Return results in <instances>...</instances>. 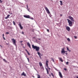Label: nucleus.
Here are the masks:
<instances>
[{
    "label": "nucleus",
    "instance_id": "obj_1",
    "mask_svg": "<svg viewBox=\"0 0 78 78\" xmlns=\"http://www.w3.org/2000/svg\"><path fill=\"white\" fill-rule=\"evenodd\" d=\"M32 46L33 48H34V49H36V50L37 51H39V49H40V48L39 47H38L36 46H34V44H32Z\"/></svg>",
    "mask_w": 78,
    "mask_h": 78
},
{
    "label": "nucleus",
    "instance_id": "obj_2",
    "mask_svg": "<svg viewBox=\"0 0 78 78\" xmlns=\"http://www.w3.org/2000/svg\"><path fill=\"white\" fill-rule=\"evenodd\" d=\"M67 20L68 21V22L69 24V25L70 27L72 26V22L69 19H67Z\"/></svg>",
    "mask_w": 78,
    "mask_h": 78
},
{
    "label": "nucleus",
    "instance_id": "obj_3",
    "mask_svg": "<svg viewBox=\"0 0 78 78\" xmlns=\"http://www.w3.org/2000/svg\"><path fill=\"white\" fill-rule=\"evenodd\" d=\"M48 60H46V67L48 68L49 70H50V68H49L48 66Z\"/></svg>",
    "mask_w": 78,
    "mask_h": 78
},
{
    "label": "nucleus",
    "instance_id": "obj_4",
    "mask_svg": "<svg viewBox=\"0 0 78 78\" xmlns=\"http://www.w3.org/2000/svg\"><path fill=\"white\" fill-rule=\"evenodd\" d=\"M64 48L62 49V51H61V53L63 54V55H64V53H66V52H67V51H64Z\"/></svg>",
    "mask_w": 78,
    "mask_h": 78
},
{
    "label": "nucleus",
    "instance_id": "obj_5",
    "mask_svg": "<svg viewBox=\"0 0 78 78\" xmlns=\"http://www.w3.org/2000/svg\"><path fill=\"white\" fill-rule=\"evenodd\" d=\"M45 9L48 14H50V11H49V10L48 9V8L47 7H45Z\"/></svg>",
    "mask_w": 78,
    "mask_h": 78
},
{
    "label": "nucleus",
    "instance_id": "obj_6",
    "mask_svg": "<svg viewBox=\"0 0 78 78\" xmlns=\"http://www.w3.org/2000/svg\"><path fill=\"white\" fill-rule=\"evenodd\" d=\"M12 42H13V44L15 45H16V40L14 38H12Z\"/></svg>",
    "mask_w": 78,
    "mask_h": 78
},
{
    "label": "nucleus",
    "instance_id": "obj_7",
    "mask_svg": "<svg viewBox=\"0 0 78 78\" xmlns=\"http://www.w3.org/2000/svg\"><path fill=\"white\" fill-rule=\"evenodd\" d=\"M69 19L71 20V21H72L73 22H74L75 21H74V20H73V18L71 16H69Z\"/></svg>",
    "mask_w": 78,
    "mask_h": 78
},
{
    "label": "nucleus",
    "instance_id": "obj_8",
    "mask_svg": "<svg viewBox=\"0 0 78 78\" xmlns=\"http://www.w3.org/2000/svg\"><path fill=\"white\" fill-rule=\"evenodd\" d=\"M66 30H67L68 31H70V27H69L68 26H66Z\"/></svg>",
    "mask_w": 78,
    "mask_h": 78
},
{
    "label": "nucleus",
    "instance_id": "obj_9",
    "mask_svg": "<svg viewBox=\"0 0 78 78\" xmlns=\"http://www.w3.org/2000/svg\"><path fill=\"white\" fill-rule=\"evenodd\" d=\"M37 54L39 55L40 58L41 59V56H42V54H41V53H39V52H37Z\"/></svg>",
    "mask_w": 78,
    "mask_h": 78
},
{
    "label": "nucleus",
    "instance_id": "obj_10",
    "mask_svg": "<svg viewBox=\"0 0 78 78\" xmlns=\"http://www.w3.org/2000/svg\"><path fill=\"white\" fill-rule=\"evenodd\" d=\"M24 17H25V18H27V19H30V16L29 15H24Z\"/></svg>",
    "mask_w": 78,
    "mask_h": 78
},
{
    "label": "nucleus",
    "instance_id": "obj_11",
    "mask_svg": "<svg viewBox=\"0 0 78 78\" xmlns=\"http://www.w3.org/2000/svg\"><path fill=\"white\" fill-rule=\"evenodd\" d=\"M27 44L28 47H29L30 48L31 50V44H30V43L27 42Z\"/></svg>",
    "mask_w": 78,
    "mask_h": 78
},
{
    "label": "nucleus",
    "instance_id": "obj_12",
    "mask_svg": "<svg viewBox=\"0 0 78 78\" xmlns=\"http://www.w3.org/2000/svg\"><path fill=\"white\" fill-rule=\"evenodd\" d=\"M19 25L20 29L21 30H22L23 29V27L22 26V25H21V23L20 22L19 23Z\"/></svg>",
    "mask_w": 78,
    "mask_h": 78
},
{
    "label": "nucleus",
    "instance_id": "obj_13",
    "mask_svg": "<svg viewBox=\"0 0 78 78\" xmlns=\"http://www.w3.org/2000/svg\"><path fill=\"white\" fill-rule=\"evenodd\" d=\"M59 76H60V78H62V74L61 73L60 71L59 72Z\"/></svg>",
    "mask_w": 78,
    "mask_h": 78
},
{
    "label": "nucleus",
    "instance_id": "obj_14",
    "mask_svg": "<svg viewBox=\"0 0 78 78\" xmlns=\"http://www.w3.org/2000/svg\"><path fill=\"white\" fill-rule=\"evenodd\" d=\"M21 76H27V75L24 72H23V73L21 74Z\"/></svg>",
    "mask_w": 78,
    "mask_h": 78
},
{
    "label": "nucleus",
    "instance_id": "obj_15",
    "mask_svg": "<svg viewBox=\"0 0 78 78\" xmlns=\"http://www.w3.org/2000/svg\"><path fill=\"white\" fill-rule=\"evenodd\" d=\"M10 16V15H8L6 17H5V19H8V18H9V17Z\"/></svg>",
    "mask_w": 78,
    "mask_h": 78
},
{
    "label": "nucleus",
    "instance_id": "obj_16",
    "mask_svg": "<svg viewBox=\"0 0 78 78\" xmlns=\"http://www.w3.org/2000/svg\"><path fill=\"white\" fill-rule=\"evenodd\" d=\"M25 51H27V53L28 55H30V53H29V52L28 51V50H27V49H25Z\"/></svg>",
    "mask_w": 78,
    "mask_h": 78
},
{
    "label": "nucleus",
    "instance_id": "obj_17",
    "mask_svg": "<svg viewBox=\"0 0 78 78\" xmlns=\"http://www.w3.org/2000/svg\"><path fill=\"white\" fill-rule=\"evenodd\" d=\"M60 5H61V6H62V5H63V3H62V1H60Z\"/></svg>",
    "mask_w": 78,
    "mask_h": 78
},
{
    "label": "nucleus",
    "instance_id": "obj_18",
    "mask_svg": "<svg viewBox=\"0 0 78 78\" xmlns=\"http://www.w3.org/2000/svg\"><path fill=\"white\" fill-rule=\"evenodd\" d=\"M39 64L40 67H42V63L41 62H39Z\"/></svg>",
    "mask_w": 78,
    "mask_h": 78
},
{
    "label": "nucleus",
    "instance_id": "obj_19",
    "mask_svg": "<svg viewBox=\"0 0 78 78\" xmlns=\"http://www.w3.org/2000/svg\"><path fill=\"white\" fill-rule=\"evenodd\" d=\"M59 59H60V60L61 62H63V60H62V58H59Z\"/></svg>",
    "mask_w": 78,
    "mask_h": 78
},
{
    "label": "nucleus",
    "instance_id": "obj_20",
    "mask_svg": "<svg viewBox=\"0 0 78 78\" xmlns=\"http://www.w3.org/2000/svg\"><path fill=\"white\" fill-rule=\"evenodd\" d=\"M66 48H67V50L68 51H69V52H70V51H70L69 50V48H68V47H67Z\"/></svg>",
    "mask_w": 78,
    "mask_h": 78
},
{
    "label": "nucleus",
    "instance_id": "obj_21",
    "mask_svg": "<svg viewBox=\"0 0 78 78\" xmlns=\"http://www.w3.org/2000/svg\"><path fill=\"white\" fill-rule=\"evenodd\" d=\"M46 70H47V73L48 74H49V72L48 71V69H46Z\"/></svg>",
    "mask_w": 78,
    "mask_h": 78
},
{
    "label": "nucleus",
    "instance_id": "obj_22",
    "mask_svg": "<svg viewBox=\"0 0 78 78\" xmlns=\"http://www.w3.org/2000/svg\"><path fill=\"white\" fill-rule=\"evenodd\" d=\"M41 69H42V70H44V67L42 66L41 67Z\"/></svg>",
    "mask_w": 78,
    "mask_h": 78
},
{
    "label": "nucleus",
    "instance_id": "obj_23",
    "mask_svg": "<svg viewBox=\"0 0 78 78\" xmlns=\"http://www.w3.org/2000/svg\"><path fill=\"white\" fill-rule=\"evenodd\" d=\"M37 78H41V76L37 74Z\"/></svg>",
    "mask_w": 78,
    "mask_h": 78
},
{
    "label": "nucleus",
    "instance_id": "obj_24",
    "mask_svg": "<svg viewBox=\"0 0 78 78\" xmlns=\"http://www.w3.org/2000/svg\"><path fill=\"white\" fill-rule=\"evenodd\" d=\"M67 40L69 42H70V39L69 38H67Z\"/></svg>",
    "mask_w": 78,
    "mask_h": 78
},
{
    "label": "nucleus",
    "instance_id": "obj_25",
    "mask_svg": "<svg viewBox=\"0 0 78 78\" xmlns=\"http://www.w3.org/2000/svg\"><path fill=\"white\" fill-rule=\"evenodd\" d=\"M51 75H52V76L54 77V75H53V73H51Z\"/></svg>",
    "mask_w": 78,
    "mask_h": 78
},
{
    "label": "nucleus",
    "instance_id": "obj_26",
    "mask_svg": "<svg viewBox=\"0 0 78 78\" xmlns=\"http://www.w3.org/2000/svg\"><path fill=\"white\" fill-rule=\"evenodd\" d=\"M3 61L5 62H7V61L5 60V59H3Z\"/></svg>",
    "mask_w": 78,
    "mask_h": 78
},
{
    "label": "nucleus",
    "instance_id": "obj_27",
    "mask_svg": "<svg viewBox=\"0 0 78 78\" xmlns=\"http://www.w3.org/2000/svg\"><path fill=\"white\" fill-rule=\"evenodd\" d=\"M13 23L14 25H16V23H15V22H14V21H13Z\"/></svg>",
    "mask_w": 78,
    "mask_h": 78
},
{
    "label": "nucleus",
    "instance_id": "obj_28",
    "mask_svg": "<svg viewBox=\"0 0 78 78\" xmlns=\"http://www.w3.org/2000/svg\"><path fill=\"white\" fill-rule=\"evenodd\" d=\"M51 61H52L53 62H55V61L54 60V59H53V58H51Z\"/></svg>",
    "mask_w": 78,
    "mask_h": 78
},
{
    "label": "nucleus",
    "instance_id": "obj_29",
    "mask_svg": "<svg viewBox=\"0 0 78 78\" xmlns=\"http://www.w3.org/2000/svg\"><path fill=\"white\" fill-rule=\"evenodd\" d=\"M66 65H68L69 64V62H66Z\"/></svg>",
    "mask_w": 78,
    "mask_h": 78
},
{
    "label": "nucleus",
    "instance_id": "obj_30",
    "mask_svg": "<svg viewBox=\"0 0 78 78\" xmlns=\"http://www.w3.org/2000/svg\"><path fill=\"white\" fill-rule=\"evenodd\" d=\"M47 31H48V33L50 32V31L48 29H47Z\"/></svg>",
    "mask_w": 78,
    "mask_h": 78
},
{
    "label": "nucleus",
    "instance_id": "obj_31",
    "mask_svg": "<svg viewBox=\"0 0 78 78\" xmlns=\"http://www.w3.org/2000/svg\"><path fill=\"white\" fill-rule=\"evenodd\" d=\"M6 34H9V32H6Z\"/></svg>",
    "mask_w": 78,
    "mask_h": 78
},
{
    "label": "nucleus",
    "instance_id": "obj_32",
    "mask_svg": "<svg viewBox=\"0 0 78 78\" xmlns=\"http://www.w3.org/2000/svg\"><path fill=\"white\" fill-rule=\"evenodd\" d=\"M64 70H65V71H66L67 70V69L66 68H64Z\"/></svg>",
    "mask_w": 78,
    "mask_h": 78
},
{
    "label": "nucleus",
    "instance_id": "obj_33",
    "mask_svg": "<svg viewBox=\"0 0 78 78\" xmlns=\"http://www.w3.org/2000/svg\"><path fill=\"white\" fill-rule=\"evenodd\" d=\"M74 37L75 38V39H76V38H77V37H76V36H74Z\"/></svg>",
    "mask_w": 78,
    "mask_h": 78
},
{
    "label": "nucleus",
    "instance_id": "obj_34",
    "mask_svg": "<svg viewBox=\"0 0 78 78\" xmlns=\"http://www.w3.org/2000/svg\"><path fill=\"white\" fill-rule=\"evenodd\" d=\"M30 19H32V20H33L34 19H33V18H30Z\"/></svg>",
    "mask_w": 78,
    "mask_h": 78
},
{
    "label": "nucleus",
    "instance_id": "obj_35",
    "mask_svg": "<svg viewBox=\"0 0 78 78\" xmlns=\"http://www.w3.org/2000/svg\"><path fill=\"white\" fill-rule=\"evenodd\" d=\"M20 43H22V42H23V41H20Z\"/></svg>",
    "mask_w": 78,
    "mask_h": 78
},
{
    "label": "nucleus",
    "instance_id": "obj_36",
    "mask_svg": "<svg viewBox=\"0 0 78 78\" xmlns=\"http://www.w3.org/2000/svg\"><path fill=\"white\" fill-rule=\"evenodd\" d=\"M27 9H28V5H27Z\"/></svg>",
    "mask_w": 78,
    "mask_h": 78
},
{
    "label": "nucleus",
    "instance_id": "obj_37",
    "mask_svg": "<svg viewBox=\"0 0 78 78\" xmlns=\"http://www.w3.org/2000/svg\"><path fill=\"white\" fill-rule=\"evenodd\" d=\"M60 16L61 17H62V14H60Z\"/></svg>",
    "mask_w": 78,
    "mask_h": 78
},
{
    "label": "nucleus",
    "instance_id": "obj_38",
    "mask_svg": "<svg viewBox=\"0 0 78 78\" xmlns=\"http://www.w3.org/2000/svg\"><path fill=\"white\" fill-rule=\"evenodd\" d=\"M0 3H2V0H0Z\"/></svg>",
    "mask_w": 78,
    "mask_h": 78
},
{
    "label": "nucleus",
    "instance_id": "obj_39",
    "mask_svg": "<svg viewBox=\"0 0 78 78\" xmlns=\"http://www.w3.org/2000/svg\"><path fill=\"white\" fill-rule=\"evenodd\" d=\"M3 38L4 40H5V37H3Z\"/></svg>",
    "mask_w": 78,
    "mask_h": 78
},
{
    "label": "nucleus",
    "instance_id": "obj_40",
    "mask_svg": "<svg viewBox=\"0 0 78 78\" xmlns=\"http://www.w3.org/2000/svg\"><path fill=\"white\" fill-rule=\"evenodd\" d=\"M27 59L28 60V62H29V58H27Z\"/></svg>",
    "mask_w": 78,
    "mask_h": 78
},
{
    "label": "nucleus",
    "instance_id": "obj_41",
    "mask_svg": "<svg viewBox=\"0 0 78 78\" xmlns=\"http://www.w3.org/2000/svg\"><path fill=\"white\" fill-rule=\"evenodd\" d=\"M22 34H24V32H22Z\"/></svg>",
    "mask_w": 78,
    "mask_h": 78
},
{
    "label": "nucleus",
    "instance_id": "obj_42",
    "mask_svg": "<svg viewBox=\"0 0 78 78\" xmlns=\"http://www.w3.org/2000/svg\"><path fill=\"white\" fill-rule=\"evenodd\" d=\"M9 14H12V13H10L9 12Z\"/></svg>",
    "mask_w": 78,
    "mask_h": 78
},
{
    "label": "nucleus",
    "instance_id": "obj_43",
    "mask_svg": "<svg viewBox=\"0 0 78 78\" xmlns=\"http://www.w3.org/2000/svg\"><path fill=\"white\" fill-rule=\"evenodd\" d=\"M28 11H30V9H28Z\"/></svg>",
    "mask_w": 78,
    "mask_h": 78
},
{
    "label": "nucleus",
    "instance_id": "obj_44",
    "mask_svg": "<svg viewBox=\"0 0 78 78\" xmlns=\"http://www.w3.org/2000/svg\"><path fill=\"white\" fill-rule=\"evenodd\" d=\"M4 34H3V37H4Z\"/></svg>",
    "mask_w": 78,
    "mask_h": 78
},
{
    "label": "nucleus",
    "instance_id": "obj_45",
    "mask_svg": "<svg viewBox=\"0 0 78 78\" xmlns=\"http://www.w3.org/2000/svg\"><path fill=\"white\" fill-rule=\"evenodd\" d=\"M0 47H2V46H1V45H0Z\"/></svg>",
    "mask_w": 78,
    "mask_h": 78
},
{
    "label": "nucleus",
    "instance_id": "obj_46",
    "mask_svg": "<svg viewBox=\"0 0 78 78\" xmlns=\"http://www.w3.org/2000/svg\"><path fill=\"white\" fill-rule=\"evenodd\" d=\"M66 55H67V53H66Z\"/></svg>",
    "mask_w": 78,
    "mask_h": 78
},
{
    "label": "nucleus",
    "instance_id": "obj_47",
    "mask_svg": "<svg viewBox=\"0 0 78 78\" xmlns=\"http://www.w3.org/2000/svg\"><path fill=\"white\" fill-rule=\"evenodd\" d=\"M76 78H78V76H77Z\"/></svg>",
    "mask_w": 78,
    "mask_h": 78
},
{
    "label": "nucleus",
    "instance_id": "obj_48",
    "mask_svg": "<svg viewBox=\"0 0 78 78\" xmlns=\"http://www.w3.org/2000/svg\"><path fill=\"white\" fill-rule=\"evenodd\" d=\"M64 53L65 54H66V52Z\"/></svg>",
    "mask_w": 78,
    "mask_h": 78
},
{
    "label": "nucleus",
    "instance_id": "obj_49",
    "mask_svg": "<svg viewBox=\"0 0 78 78\" xmlns=\"http://www.w3.org/2000/svg\"><path fill=\"white\" fill-rule=\"evenodd\" d=\"M49 76H51V75H49Z\"/></svg>",
    "mask_w": 78,
    "mask_h": 78
},
{
    "label": "nucleus",
    "instance_id": "obj_50",
    "mask_svg": "<svg viewBox=\"0 0 78 78\" xmlns=\"http://www.w3.org/2000/svg\"><path fill=\"white\" fill-rule=\"evenodd\" d=\"M34 69H35V70H36V69H35V68Z\"/></svg>",
    "mask_w": 78,
    "mask_h": 78
}]
</instances>
